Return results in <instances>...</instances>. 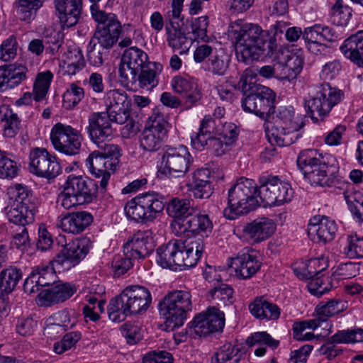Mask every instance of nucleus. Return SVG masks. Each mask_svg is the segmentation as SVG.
I'll return each instance as SVG.
<instances>
[{"instance_id":"obj_62","label":"nucleus","mask_w":363,"mask_h":363,"mask_svg":"<svg viewBox=\"0 0 363 363\" xmlns=\"http://www.w3.org/2000/svg\"><path fill=\"white\" fill-rule=\"evenodd\" d=\"M359 267L354 262L340 264L333 271V277L336 279H347L358 274Z\"/></svg>"},{"instance_id":"obj_47","label":"nucleus","mask_w":363,"mask_h":363,"mask_svg":"<svg viewBox=\"0 0 363 363\" xmlns=\"http://www.w3.org/2000/svg\"><path fill=\"white\" fill-rule=\"evenodd\" d=\"M22 278L21 269L9 267L0 272V291L9 294L11 292Z\"/></svg>"},{"instance_id":"obj_52","label":"nucleus","mask_w":363,"mask_h":363,"mask_svg":"<svg viewBox=\"0 0 363 363\" xmlns=\"http://www.w3.org/2000/svg\"><path fill=\"white\" fill-rule=\"evenodd\" d=\"M344 199L359 222H363V195L359 191H345Z\"/></svg>"},{"instance_id":"obj_30","label":"nucleus","mask_w":363,"mask_h":363,"mask_svg":"<svg viewBox=\"0 0 363 363\" xmlns=\"http://www.w3.org/2000/svg\"><path fill=\"white\" fill-rule=\"evenodd\" d=\"M60 23L64 27H72L79 21L82 0H54Z\"/></svg>"},{"instance_id":"obj_32","label":"nucleus","mask_w":363,"mask_h":363,"mask_svg":"<svg viewBox=\"0 0 363 363\" xmlns=\"http://www.w3.org/2000/svg\"><path fill=\"white\" fill-rule=\"evenodd\" d=\"M220 125L217 124L211 115H206L201 121L199 131L191 136L192 147L197 150L205 149L208 139L218 135Z\"/></svg>"},{"instance_id":"obj_33","label":"nucleus","mask_w":363,"mask_h":363,"mask_svg":"<svg viewBox=\"0 0 363 363\" xmlns=\"http://www.w3.org/2000/svg\"><path fill=\"white\" fill-rule=\"evenodd\" d=\"M171 85L174 91L182 95L186 99V103L191 106L201 99V91L196 82L192 78L176 76L172 78Z\"/></svg>"},{"instance_id":"obj_5","label":"nucleus","mask_w":363,"mask_h":363,"mask_svg":"<svg viewBox=\"0 0 363 363\" xmlns=\"http://www.w3.org/2000/svg\"><path fill=\"white\" fill-rule=\"evenodd\" d=\"M258 194L259 185L253 179L239 178L228 190V206L223 210L224 216L235 220L255 210L259 206Z\"/></svg>"},{"instance_id":"obj_51","label":"nucleus","mask_w":363,"mask_h":363,"mask_svg":"<svg viewBox=\"0 0 363 363\" xmlns=\"http://www.w3.org/2000/svg\"><path fill=\"white\" fill-rule=\"evenodd\" d=\"M209 295L218 306L231 305L234 302L233 289L225 284L214 286Z\"/></svg>"},{"instance_id":"obj_27","label":"nucleus","mask_w":363,"mask_h":363,"mask_svg":"<svg viewBox=\"0 0 363 363\" xmlns=\"http://www.w3.org/2000/svg\"><path fill=\"white\" fill-rule=\"evenodd\" d=\"M86 164L89 167L91 174L97 178H101L100 186L105 189L111 173L114 172L117 167L111 160L101 155L100 151L92 152L86 160Z\"/></svg>"},{"instance_id":"obj_63","label":"nucleus","mask_w":363,"mask_h":363,"mask_svg":"<svg viewBox=\"0 0 363 363\" xmlns=\"http://www.w3.org/2000/svg\"><path fill=\"white\" fill-rule=\"evenodd\" d=\"M99 147L101 155L111 160L118 167L119 164V157H121V149L118 145L101 142L95 143Z\"/></svg>"},{"instance_id":"obj_17","label":"nucleus","mask_w":363,"mask_h":363,"mask_svg":"<svg viewBox=\"0 0 363 363\" xmlns=\"http://www.w3.org/2000/svg\"><path fill=\"white\" fill-rule=\"evenodd\" d=\"M164 172L173 177H183L189 170L192 157L186 147H167L162 156Z\"/></svg>"},{"instance_id":"obj_24","label":"nucleus","mask_w":363,"mask_h":363,"mask_svg":"<svg viewBox=\"0 0 363 363\" xmlns=\"http://www.w3.org/2000/svg\"><path fill=\"white\" fill-rule=\"evenodd\" d=\"M52 260L48 264L38 266L33 269L24 281L23 289L25 292L33 294L38 292L43 286H49L55 282L56 265H53Z\"/></svg>"},{"instance_id":"obj_37","label":"nucleus","mask_w":363,"mask_h":363,"mask_svg":"<svg viewBox=\"0 0 363 363\" xmlns=\"http://www.w3.org/2000/svg\"><path fill=\"white\" fill-rule=\"evenodd\" d=\"M169 216L173 218L170 227L174 233V223L184 220L193 211L191 201L186 199L174 198L171 199L167 206Z\"/></svg>"},{"instance_id":"obj_46","label":"nucleus","mask_w":363,"mask_h":363,"mask_svg":"<svg viewBox=\"0 0 363 363\" xmlns=\"http://www.w3.org/2000/svg\"><path fill=\"white\" fill-rule=\"evenodd\" d=\"M230 63V57L222 50H218L205 62V69L214 75H224Z\"/></svg>"},{"instance_id":"obj_29","label":"nucleus","mask_w":363,"mask_h":363,"mask_svg":"<svg viewBox=\"0 0 363 363\" xmlns=\"http://www.w3.org/2000/svg\"><path fill=\"white\" fill-rule=\"evenodd\" d=\"M213 176L209 169H198L192 174L188 184L189 190L196 199H208L213 192Z\"/></svg>"},{"instance_id":"obj_19","label":"nucleus","mask_w":363,"mask_h":363,"mask_svg":"<svg viewBox=\"0 0 363 363\" xmlns=\"http://www.w3.org/2000/svg\"><path fill=\"white\" fill-rule=\"evenodd\" d=\"M152 233L150 230H138L123 245L124 256L133 259H144L155 248Z\"/></svg>"},{"instance_id":"obj_44","label":"nucleus","mask_w":363,"mask_h":363,"mask_svg":"<svg viewBox=\"0 0 363 363\" xmlns=\"http://www.w3.org/2000/svg\"><path fill=\"white\" fill-rule=\"evenodd\" d=\"M274 125L293 128V130H301L305 124L298 117H295L292 106H281L279 108Z\"/></svg>"},{"instance_id":"obj_6","label":"nucleus","mask_w":363,"mask_h":363,"mask_svg":"<svg viewBox=\"0 0 363 363\" xmlns=\"http://www.w3.org/2000/svg\"><path fill=\"white\" fill-rule=\"evenodd\" d=\"M235 40L238 60L245 63L258 60L265 51L266 41L262 28L256 24L246 23L232 30Z\"/></svg>"},{"instance_id":"obj_11","label":"nucleus","mask_w":363,"mask_h":363,"mask_svg":"<svg viewBox=\"0 0 363 363\" xmlns=\"http://www.w3.org/2000/svg\"><path fill=\"white\" fill-rule=\"evenodd\" d=\"M294 195L291 184L277 176L262 177L259 179L258 196L264 205L279 206L288 203Z\"/></svg>"},{"instance_id":"obj_56","label":"nucleus","mask_w":363,"mask_h":363,"mask_svg":"<svg viewBox=\"0 0 363 363\" xmlns=\"http://www.w3.org/2000/svg\"><path fill=\"white\" fill-rule=\"evenodd\" d=\"M1 120L4 123V135L8 138L14 137L19 130L21 123L17 114L13 113L11 109H6Z\"/></svg>"},{"instance_id":"obj_20","label":"nucleus","mask_w":363,"mask_h":363,"mask_svg":"<svg viewBox=\"0 0 363 363\" xmlns=\"http://www.w3.org/2000/svg\"><path fill=\"white\" fill-rule=\"evenodd\" d=\"M262 262L257 253L251 249H244L238 255L231 258L230 267L239 279L252 278L260 269Z\"/></svg>"},{"instance_id":"obj_55","label":"nucleus","mask_w":363,"mask_h":363,"mask_svg":"<svg viewBox=\"0 0 363 363\" xmlns=\"http://www.w3.org/2000/svg\"><path fill=\"white\" fill-rule=\"evenodd\" d=\"M45 0H18V12L23 21L34 18L37 11L42 7Z\"/></svg>"},{"instance_id":"obj_3","label":"nucleus","mask_w":363,"mask_h":363,"mask_svg":"<svg viewBox=\"0 0 363 363\" xmlns=\"http://www.w3.org/2000/svg\"><path fill=\"white\" fill-rule=\"evenodd\" d=\"M152 303L150 291L142 286H127L119 296L112 298L108 304V318L121 323L127 316L145 313Z\"/></svg>"},{"instance_id":"obj_58","label":"nucleus","mask_w":363,"mask_h":363,"mask_svg":"<svg viewBox=\"0 0 363 363\" xmlns=\"http://www.w3.org/2000/svg\"><path fill=\"white\" fill-rule=\"evenodd\" d=\"M132 104H126L125 106H118L108 110L105 113L112 123L124 124L131 116Z\"/></svg>"},{"instance_id":"obj_8","label":"nucleus","mask_w":363,"mask_h":363,"mask_svg":"<svg viewBox=\"0 0 363 363\" xmlns=\"http://www.w3.org/2000/svg\"><path fill=\"white\" fill-rule=\"evenodd\" d=\"M57 202L65 209L91 203L96 197L97 185L91 179L69 175L62 186Z\"/></svg>"},{"instance_id":"obj_45","label":"nucleus","mask_w":363,"mask_h":363,"mask_svg":"<svg viewBox=\"0 0 363 363\" xmlns=\"http://www.w3.org/2000/svg\"><path fill=\"white\" fill-rule=\"evenodd\" d=\"M52 78L53 74L50 71L37 74L33 86V100L40 102L46 99Z\"/></svg>"},{"instance_id":"obj_35","label":"nucleus","mask_w":363,"mask_h":363,"mask_svg":"<svg viewBox=\"0 0 363 363\" xmlns=\"http://www.w3.org/2000/svg\"><path fill=\"white\" fill-rule=\"evenodd\" d=\"M167 43L174 50H179V54H185L191 47V42L179 26V23H167L165 26Z\"/></svg>"},{"instance_id":"obj_26","label":"nucleus","mask_w":363,"mask_h":363,"mask_svg":"<svg viewBox=\"0 0 363 363\" xmlns=\"http://www.w3.org/2000/svg\"><path fill=\"white\" fill-rule=\"evenodd\" d=\"M86 128L90 140L95 143L108 140L113 134L111 121L105 113H93L88 119Z\"/></svg>"},{"instance_id":"obj_4","label":"nucleus","mask_w":363,"mask_h":363,"mask_svg":"<svg viewBox=\"0 0 363 363\" xmlns=\"http://www.w3.org/2000/svg\"><path fill=\"white\" fill-rule=\"evenodd\" d=\"M316 152L308 150L301 152L297 159V164L302 170L304 176L312 184L321 186H331L337 184L336 173L338 164L331 157H316Z\"/></svg>"},{"instance_id":"obj_12","label":"nucleus","mask_w":363,"mask_h":363,"mask_svg":"<svg viewBox=\"0 0 363 363\" xmlns=\"http://www.w3.org/2000/svg\"><path fill=\"white\" fill-rule=\"evenodd\" d=\"M92 18L98 23L91 41L103 49L110 50L118 41L121 32V23L115 14L92 9Z\"/></svg>"},{"instance_id":"obj_43","label":"nucleus","mask_w":363,"mask_h":363,"mask_svg":"<svg viewBox=\"0 0 363 363\" xmlns=\"http://www.w3.org/2000/svg\"><path fill=\"white\" fill-rule=\"evenodd\" d=\"M162 107H156L148 118L146 127L155 130L156 132L167 137V133L171 128L169 116L164 112Z\"/></svg>"},{"instance_id":"obj_42","label":"nucleus","mask_w":363,"mask_h":363,"mask_svg":"<svg viewBox=\"0 0 363 363\" xmlns=\"http://www.w3.org/2000/svg\"><path fill=\"white\" fill-rule=\"evenodd\" d=\"M165 137L152 129L145 126L140 136V147L145 152H154L162 145Z\"/></svg>"},{"instance_id":"obj_50","label":"nucleus","mask_w":363,"mask_h":363,"mask_svg":"<svg viewBox=\"0 0 363 363\" xmlns=\"http://www.w3.org/2000/svg\"><path fill=\"white\" fill-rule=\"evenodd\" d=\"M143 203L138 195L130 199L125 206L124 211L126 216L135 222L146 223L149 222V216L147 214Z\"/></svg>"},{"instance_id":"obj_21","label":"nucleus","mask_w":363,"mask_h":363,"mask_svg":"<svg viewBox=\"0 0 363 363\" xmlns=\"http://www.w3.org/2000/svg\"><path fill=\"white\" fill-rule=\"evenodd\" d=\"M213 229V223L207 214L192 213L184 220L174 223V235L177 236L191 237L199 234H208Z\"/></svg>"},{"instance_id":"obj_53","label":"nucleus","mask_w":363,"mask_h":363,"mask_svg":"<svg viewBox=\"0 0 363 363\" xmlns=\"http://www.w3.org/2000/svg\"><path fill=\"white\" fill-rule=\"evenodd\" d=\"M332 342L355 343L363 342V330L361 328L339 330L330 337Z\"/></svg>"},{"instance_id":"obj_28","label":"nucleus","mask_w":363,"mask_h":363,"mask_svg":"<svg viewBox=\"0 0 363 363\" xmlns=\"http://www.w3.org/2000/svg\"><path fill=\"white\" fill-rule=\"evenodd\" d=\"M92 221L93 216L88 212L68 213L57 218L56 226L65 233L79 234L83 232Z\"/></svg>"},{"instance_id":"obj_14","label":"nucleus","mask_w":363,"mask_h":363,"mask_svg":"<svg viewBox=\"0 0 363 363\" xmlns=\"http://www.w3.org/2000/svg\"><path fill=\"white\" fill-rule=\"evenodd\" d=\"M147 62L148 56L143 50L135 46L125 49L119 65L121 83L126 86L135 85L138 72L145 67Z\"/></svg>"},{"instance_id":"obj_1","label":"nucleus","mask_w":363,"mask_h":363,"mask_svg":"<svg viewBox=\"0 0 363 363\" xmlns=\"http://www.w3.org/2000/svg\"><path fill=\"white\" fill-rule=\"evenodd\" d=\"M204 248L201 238L172 240L157 249L156 262L162 268H191L197 264Z\"/></svg>"},{"instance_id":"obj_61","label":"nucleus","mask_w":363,"mask_h":363,"mask_svg":"<svg viewBox=\"0 0 363 363\" xmlns=\"http://www.w3.org/2000/svg\"><path fill=\"white\" fill-rule=\"evenodd\" d=\"M208 26V18L206 16L194 18L191 22V31L196 39L203 42L208 40L207 28Z\"/></svg>"},{"instance_id":"obj_59","label":"nucleus","mask_w":363,"mask_h":363,"mask_svg":"<svg viewBox=\"0 0 363 363\" xmlns=\"http://www.w3.org/2000/svg\"><path fill=\"white\" fill-rule=\"evenodd\" d=\"M138 79L135 80V84L138 83L140 88H152L157 85L156 72L150 67L145 66L140 72H138Z\"/></svg>"},{"instance_id":"obj_22","label":"nucleus","mask_w":363,"mask_h":363,"mask_svg":"<svg viewBox=\"0 0 363 363\" xmlns=\"http://www.w3.org/2000/svg\"><path fill=\"white\" fill-rule=\"evenodd\" d=\"M191 324L196 334L199 336H206L210 333L223 330L225 325L224 313L212 308L206 313L196 315Z\"/></svg>"},{"instance_id":"obj_13","label":"nucleus","mask_w":363,"mask_h":363,"mask_svg":"<svg viewBox=\"0 0 363 363\" xmlns=\"http://www.w3.org/2000/svg\"><path fill=\"white\" fill-rule=\"evenodd\" d=\"M50 140L57 151L67 155H76L80 152L83 136L80 130L58 123L51 130Z\"/></svg>"},{"instance_id":"obj_15","label":"nucleus","mask_w":363,"mask_h":363,"mask_svg":"<svg viewBox=\"0 0 363 363\" xmlns=\"http://www.w3.org/2000/svg\"><path fill=\"white\" fill-rule=\"evenodd\" d=\"M29 171L33 174L48 179L58 176L62 168L57 157L45 148L35 147L29 154Z\"/></svg>"},{"instance_id":"obj_38","label":"nucleus","mask_w":363,"mask_h":363,"mask_svg":"<svg viewBox=\"0 0 363 363\" xmlns=\"http://www.w3.org/2000/svg\"><path fill=\"white\" fill-rule=\"evenodd\" d=\"M347 308V303L340 298H331L326 302L322 301L315 307V315L320 323H325L328 320Z\"/></svg>"},{"instance_id":"obj_18","label":"nucleus","mask_w":363,"mask_h":363,"mask_svg":"<svg viewBox=\"0 0 363 363\" xmlns=\"http://www.w3.org/2000/svg\"><path fill=\"white\" fill-rule=\"evenodd\" d=\"M276 230L274 222L268 218H261L245 224L237 235L251 245L261 242L273 235Z\"/></svg>"},{"instance_id":"obj_34","label":"nucleus","mask_w":363,"mask_h":363,"mask_svg":"<svg viewBox=\"0 0 363 363\" xmlns=\"http://www.w3.org/2000/svg\"><path fill=\"white\" fill-rule=\"evenodd\" d=\"M300 130H293L284 126L273 125L267 127L266 136L272 145L279 147L289 146L301 137Z\"/></svg>"},{"instance_id":"obj_7","label":"nucleus","mask_w":363,"mask_h":363,"mask_svg":"<svg viewBox=\"0 0 363 363\" xmlns=\"http://www.w3.org/2000/svg\"><path fill=\"white\" fill-rule=\"evenodd\" d=\"M11 193L13 197L9 199L4 208L8 220L21 226L32 223L38 211L32 194L21 184H16L11 189Z\"/></svg>"},{"instance_id":"obj_39","label":"nucleus","mask_w":363,"mask_h":363,"mask_svg":"<svg viewBox=\"0 0 363 363\" xmlns=\"http://www.w3.org/2000/svg\"><path fill=\"white\" fill-rule=\"evenodd\" d=\"M138 196L143 203V206L145 207L144 208L149 216V220H154L163 211L166 203L165 198L155 191L140 194Z\"/></svg>"},{"instance_id":"obj_16","label":"nucleus","mask_w":363,"mask_h":363,"mask_svg":"<svg viewBox=\"0 0 363 363\" xmlns=\"http://www.w3.org/2000/svg\"><path fill=\"white\" fill-rule=\"evenodd\" d=\"M90 242L87 239H75L65 245L52 260V264L56 265L60 270H69L78 264L89 251Z\"/></svg>"},{"instance_id":"obj_49","label":"nucleus","mask_w":363,"mask_h":363,"mask_svg":"<svg viewBox=\"0 0 363 363\" xmlns=\"http://www.w3.org/2000/svg\"><path fill=\"white\" fill-rule=\"evenodd\" d=\"M103 101L106 110L118 106H125L126 104H132V99L130 95L121 89L108 90L104 94Z\"/></svg>"},{"instance_id":"obj_40","label":"nucleus","mask_w":363,"mask_h":363,"mask_svg":"<svg viewBox=\"0 0 363 363\" xmlns=\"http://www.w3.org/2000/svg\"><path fill=\"white\" fill-rule=\"evenodd\" d=\"M249 309L252 315L259 319L275 320L280 315L278 306L263 297L257 298L250 304Z\"/></svg>"},{"instance_id":"obj_31","label":"nucleus","mask_w":363,"mask_h":363,"mask_svg":"<svg viewBox=\"0 0 363 363\" xmlns=\"http://www.w3.org/2000/svg\"><path fill=\"white\" fill-rule=\"evenodd\" d=\"M27 68L20 64H9L0 67V92L18 86L26 79Z\"/></svg>"},{"instance_id":"obj_41","label":"nucleus","mask_w":363,"mask_h":363,"mask_svg":"<svg viewBox=\"0 0 363 363\" xmlns=\"http://www.w3.org/2000/svg\"><path fill=\"white\" fill-rule=\"evenodd\" d=\"M281 64L280 79L291 81L296 78L301 72L303 65V58L296 53H289L285 56L284 62Z\"/></svg>"},{"instance_id":"obj_36","label":"nucleus","mask_w":363,"mask_h":363,"mask_svg":"<svg viewBox=\"0 0 363 363\" xmlns=\"http://www.w3.org/2000/svg\"><path fill=\"white\" fill-rule=\"evenodd\" d=\"M340 49L347 58L363 67V30L347 38Z\"/></svg>"},{"instance_id":"obj_23","label":"nucleus","mask_w":363,"mask_h":363,"mask_svg":"<svg viewBox=\"0 0 363 363\" xmlns=\"http://www.w3.org/2000/svg\"><path fill=\"white\" fill-rule=\"evenodd\" d=\"M337 230V226L335 221L324 216L313 217L308 227L310 239L315 242L323 244L333 240Z\"/></svg>"},{"instance_id":"obj_60","label":"nucleus","mask_w":363,"mask_h":363,"mask_svg":"<svg viewBox=\"0 0 363 363\" xmlns=\"http://www.w3.org/2000/svg\"><path fill=\"white\" fill-rule=\"evenodd\" d=\"M311 277L312 279L308 282L307 287L311 294L317 297H320L330 290L331 284L328 277Z\"/></svg>"},{"instance_id":"obj_9","label":"nucleus","mask_w":363,"mask_h":363,"mask_svg":"<svg viewBox=\"0 0 363 363\" xmlns=\"http://www.w3.org/2000/svg\"><path fill=\"white\" fill-rule=\"evenodd\" d=\"M159 310L169 328L182 325L186 313L192 310L190 292L180 290L169 293L159 304Z\"/></svg>"},{"instance_id":"obj_57","label":"nucleus","mask_w":363,"mask_h":363,"mask_svg":"<svg viewBox=\"0 0 363 363\" xmlns=\"http://www.w3.org/2000/svg\"><path fill=\"white\" fill-rule=\"evenodd\" d=\"M344 253L350 258L363 257V237L348 236Z\"/></svg>"},{"instance_id":"obj_10","label":"nucleus","mask_w":363,"mask_h":363,"mask_svg":"<svg viewBox=\"0 0 363 363\" xmlns=\"http://www.w3.org/2000/svg\"><path fill=\"white\" fill-rule=\"evenodd\" d=\"M343 96L344 93L341 90L332 87L328 83H323L317 87L315 95L304 99V107L310 117L317 122L315 113L323 119L342 100Z\"/></svg>"},{"instance_id":"obj_2","label":"nucleus","mask_w":363,"mask_h":363,"mask_svg":"<svg viewBox=\"0 0 363 363\" xmlns=\"http://www.w3.org/2000/svg\"><path fill=\"white\" fill-rule=\"evenodd\" d=\"M256 72L246 69L240 78L238 86L243 91L242 107L245 112L253 113L261 118H267L274 112L276 95L269 88L248 82L255 79Z\"/></svg>"},{"instance_id":"obj_64","label":"nucleus","mask_w":363,"mask_h":363,"mask_svg":"<svg viewBox=\"0 0 363 363\" xmlns=\"http://www.w3.org/2000/svg\"><path fill=\"white\" fill-rule=\"evenodd\" d=\"M18 50V43L16 37L10 36L3 41L1 48V59L4 62H9L16 56Z\"/></svg>"},{"instance_id":"obj_54","label":"nucleus","mask_w":363,"mask_h":363,"mask_svg":"<svg viewBox=\"0 0 363 363\" xmlns=\"http://www.w3.org/2000/svg\"><path fill=\"white\" fill-rule=\"evenodd\" d=\"M63 106L67 109L75 107L84 97V89L72 83L63 94Z\"/></svg>"},{"instance_id":"obj_25","label":"nucleus","mask_w":363,"mask_h":363,"mask_svg":"<svg viewBox=\"0 0 363 363\" xmlns=\"http://www.w3.org/2000/svg\"><path fill=\"white\" fill-rule=\"evenodd\" d=\"M77 289L76 285L72 283L58 281L39 292V303L41 306H49L64 302L72 296Z\"/></svg>"},{"instance_id":"obj_48","label":"nucleus","mask_w":363,"mask_h":363,"mask_svg":"<svg viewBox=\"0 0 363 363\" xmlns=\"http://www.w3.org/2000/svg\"><path fill=\"white\" fill-rule=\"evenodd\" d=\"M242 353L238 347L225 343L216 352L213 363H238Z\"/></svg>"}]
</instances>
